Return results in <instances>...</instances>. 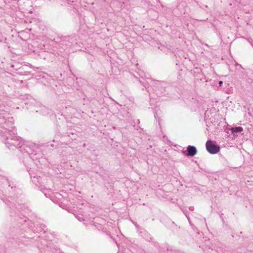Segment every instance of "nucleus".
Returning <instances> with one entry per match:
<instances>
[{"instance_id":"obj_7","label":"nucleus","mask_w":253,"mask_h":253,"mask_svg":"<svg viewBox=\"0 0 253 253\" xmlns=\"http://www.w3.org/2000/svg\"><path fill=\"white\" fill-rule=\"evenodd\" d=\"M189 209V210H190L191 211H193L194 210V208L193 206L190 207Z\"/></svg>"},{"instance_id":"obj_10","label":"nucleus","mask_w":253,"mask_h":253,"mask_svg":"<svg viewBox=\"0 0 253 253\" xmlns=\"http://www.w3.org/2000/svg\"><path fill=\"white\" fill-rule=\"evenodd\" d=\"M14 66H15V65H13V64H11V65H10V67H11V68H14Z\"/></svg>"},{"instance_id":"obj_4","label":"nucleus","mask_w":253,"mask_h":253,"mask_svg":"<svg viewBox=\"0 0 253 253\" xmlns=\"http://www.w3.org/2000/svg\"><path fill=\"white\" fill-rule=\"evenodd\" d=\"M243 130V128L241 126L232 127L231 128V131L233 133L241 132Z\"/></svg>"},{"instance_id":"obj_9","label":"nucleus","mask_w":253,"mask_h":253,"mask_svg":"<svg viewBox=\"0 0 253 253\" xmlns=\"http://www.w3.org/2000/svg\"><path fill=\"white\" fill-rule=\"evenodd\" d=\"M222 83H222V81H219V83H218L219 86H221V84H222Z\"/></svg>"},{"instance_id":"obj_2","label":"nucleus","mask_w":253,"mask_h":253,"mask_svg":"<svg viewBox=\"0 0 253 253\" xmlns=\"http://www.w3.org/2000/svg\"><path fill=\"white\" fill-rule=\"evenodd\" d=\"M206 146L208 152L211 154H216L220 151V147L213 144L211 140L207 141Z\"/></svg>"},{"instance_id":"obj_6","label":"nucleus","mask_w":253,"mask_h":253,"mask_svg":"<svg viewBox=\"0 0 253 253\" xmlns=\"http://www.w3.org/2000/svg\"><path fill=\"white\" fill-rule=\"evenodd\" d=\"M76 217L78 219V220L80 221L83 220V217L82 215H77Z\"/></svg>"},{"instance_id":"obj_8","label":"nucleus","mask_w":253,"mask_h":253,"mask_svg":"<svg viewBox=\"0 0 253 253\" xmlns=\"http://www.w3.org/2000/svg\"><path fill=\"white\" fill-rule=\"evenodd\" d=\"M184 214H185L186 216L187 217V219H188V220L189 221L190 220V218L189 217V216L187 215V213L186 212H184Z\"/></svg>"},{"instance_id":"obj_12","label":"nucleus","mask_w":253,"mask_h":253,"mask_svg":"<svg viewBox=\"0 0 253 253\" xmlns=\"http://www.w3.org/2000/svg\"><path fill=\"white\" fill-rule=\"evenodd\" d=\"M27 96H28L29 97H31V96H30V95H27Z\"/></svg>"},{"instance_id":"obj_1","label":"nucleus","mask_w":253,"mask_h":253,"mask_svg":"<svg viewBox=\"0 0 253 253\" xmlns=\"http://www.w3.org/2000/svg\"><path fill=\"white\" fill-rule=\"evenodd\" d=\"M4 144L9 149L12 150L17 149L22 153H27L29 155H32L34 153L35 149L37 148L36 145L30 141L21 142L20 139L16 136H6Z\"/></svg>"},{"instance_id":"obj_3","label":"nucleus","mask_w":253,"mask_h":253,"mask_svg":"<svg viewBox=\"0 0 253 253\" xmlns=\"http://www.w3.org/2000/svg\"><path fill=\"white\" fill-rule=\"evenodd\" d=\"M186 151H187V153L186 155L187 156H190V157L194 156L197 153V148H196V147H195L194 146H191V145H189L187 147Z\"/></svg>"},{"instance_id":"obj_5","label":"nucleus","mask_w":253,"mask_h":253,"mask_svg":"<svg viewBox=\"0 0 253 253\" xmlns=\"http://www.w3.org/2000/svg\"><path fill=\"white\" fill-rule=\"evenodd\" d=\"M7 130L8 131V132H10V135H11L12 133L13 134H16V130H15V128H12L11 130H9L7 129Z\"/></svg>"},{"instance_id":"obj_11","label":"nucleus","mask_w":253,"mask_h":253,"mask_svg":"<svg viewBox=\"0 0 253 253\" xmlns=\"http://www.w3.org/2000/svg\"><path fill=\"white\" fill-rule=\"evenodd\" d=\"M237 66H240V67H241V65H239L238 64H237Z\"/></svg>"}]
</instances>
